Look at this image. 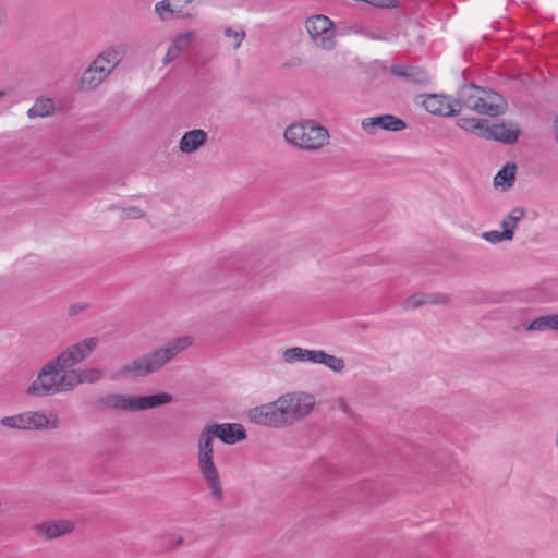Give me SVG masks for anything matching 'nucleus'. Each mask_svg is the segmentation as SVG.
Instances as JSON below:
<instances>
[{
    "instance_id": "4468645a",
    "label": "nucleus",
    "mask_w": 558,
    "mask_h": 558,
    "mask_svg": "<svg viewBox=\"0 0 558 558\" xmlns=\"http://www.w3.org/2000/svg\"><path fill=\"white\" fill-rule=\"evenodd\" d=\"M34 530L38 536L50 541L59 536L70 534L74 530V523L69 520L46 521L36 524Z\"/></svg>"
},
{
    "instance_id": "c9c22d12",
    "label": "nucleus",
    "mask_w": 558,
    "mask_h": 558,
    "mask_svg": "<svg viewBox=\"0 0 558 558\" xmlns=\"http://www.w3.org/2000/svg\"><path fill=\"white\" fill-rule=\"evenodd\" d=\"M193 37H194L193 32L182 33L177 36V38L174 39L172 45L174 47H177L180 50V52H182L184 49H186L191 45Z\"/></svg>"
},
{
    "instance_id": "5701e85b",
    "label": "nucleus",
    "mask_w": 558,
    "mask_h": 558,
    "mask_svg": "<svg viewBox=\"0 0 558 558\" xmlns=\"http://www.w3.org/2000/svg\"><path fill=\"white\" fill-rule=\"evenodd\" d=\"M315 350L303 349L301 347L288 348L282 353V360L287 364L296 362H314Z\"/></svg>"
},
{
    "instance_id": "ddd939ff",
    "label": "nucleus",
    "mask_w": 558,
    "mask_h": 558,
    "mask_svg": "<svg viewBox=\"0 0 558 558\" xmlns=\"http://www.w3.org/2000/svg\"><path fill=\"white\" fill-rule=\"evenodd\" d=\"M59 426V416L53 411H27V430L44 432Z\"/></svg>"
},
{
    "instance_id": "a19ab883",
    "label": "nucleus",
    "mask_w": 558,
    "mask_h": 558,
    "mask_svg": "<svg viewBox=\"0 0 558 558\" xmlns=\"http://www.w3.org/2000/svg\"><path fill=\"white\" fill-rule=\"evenodd\" d=\"M87 308V303L78 302L71 304L68 310L69 316L73 317L82 313L84 310Z\"/></svg>"
},
{
    "instance_id": "39448f33",
    "label": "nucleus",
    "mask_w": 558,
    "mask_h": 558,
    "mask_svg": "<svg viewBox=\"0 0 558 558\" xmlns=\"http://www.w3.org/2000/svg\"><path fill=\"white\" fill-rule=\"evenodd\" d=\"M284 140L303 150L315 151L329 143L328 130L315 120H302L290 124L283 133Z\"/></svg>"
},
{
    "instance_id": "58836bf2",
    "label": "nucleus",
    "mask_w": 558,
    "mask_h": 558,
    "mask_svg": "<svg viewBox=\"0 0 558 558\" xmlns=\"http://www.w3.org/2000/svg\"><path fill=\"white\" fill-rule=\"evenodd\" d=\"M122 210V217L128 219H137L144 216V211L136 206L124 207Z\"/></svg>"
},
{
    "instance_id": "bb28decb",
    "label": "nucleus",
    "mask_w": 558,
    "mask_h": 558,
    "mask_svg": "<svg viewBox=\"0 0 558 558\" xmlns=\"http://www.w3.org/2000/svg\"><path fill=\"white\" fill-rule=\"evenodd\" d=\"M529 331H558V314L544 315L535 318L526 327Z\"/></svg>"
},
{
    "instance_id": "20e7f679",
    "label": "nucleus",
    "mask_w": 558,
    "mask_h": 558,
    "mask_svg": "<svg viewBox=\"0 0 558 558\" xmlns=\"http://www.w3.org/2000/svg\"><path fill=\"white\" fill-rule=\"evenodd\" d=\"M214 438L205 426L197 440V465L213 499L216 502H221L223 490L218 470L214 463Z\"/></svg>"
},
{
    "instance_id": "412c9836",
    "label": "nucleus",
    "mask_w": 558,
    "mask_h": 558,
    "mask_svg": "<svg viewBox=\"0 0 558 558\" xmlns=\"http://www.w3.org/2000/svg\"><path fill=\"white\" fill-rule=\"evenodd\" d=\"M171 401L172 396L168 392H160L150 396H136V412L158 408Z\"/></svg>"
},
{
    "instance_id": "2f4dec72",
    "label": "nucleus",
    "mask_w": 558,
    "mask_h": 558,
    "mask_svg": "<svg viewBox=\"0 0 558 558\" xmlns=\"http://www.w3.org/2000/svg\"><path fill=\"white\" fill-rule=\"evenodd\" d=\"M524 218V210L521 207H515L511 213L502 219L500 227L504 230H510L514 234L517 223Z\"/></svg>"
},
{
    "instance_id": "6e6552de",
    "label": "nucleus",
    "mask_w": 558,
    "mask_h": 558,
    "mask_svg": "<svg viewBox=\"0 0 558 558\" xmlns=\"http://www.w3.org/2000/svg\"><path fill=\"white\" fill-rule=\"evenodd\" d=\"M306 29L315 44L323 49H332L335 46V29L332 21L326 15H315L307 19Z\"/></svg>"
},
{
    "instance_id": "f03ea898",
    "label": "nucleus",
    "mask_w": 558,
    "mask_h": 558,
    "mask_svg": "<svg viewBox=\"0 0 558 558\" xmlns=\"http://www.w3.org/2000/svg\"><path fill=\"white\" fill-rule=\"evenodd\" d=\"M125 44H114L104 49L81 76V86L86 90L96 89L121 63L126 54Z\"/></svg>"
},
{
    "instance_id": "7ed1b4c3",
    "label": "nucleus",
    "mask_w": 558,
    "mask_h": 558,
    "mask_svg": "<svg viewBox=\"0 0 558 558\" xmlns=\"http://www.w3.org/2000/svg\"><path fill=\"white\" fill-rule=\"evenodd\" d=\"M457 108L462 107L473 110L478 114L496 117L504 113L505 106L499 94L482 88L475 84H465L457 94Z\"/></svg>"
},
{
    "instance_id": "1a4fd4ad",
    "label": "nucleus",
    "mask_w": 558,
    "mask_h": 558,
    "mask_svg": "<svg viewBox=\"0 0 558 558\" xmlns=\"http://www.w3.org/2000/svg\"><path fill=\"white\" fill-rule=\"evenodd\" d=\"M422 105L429 113L435 116L452 117L459 113L456 98L440 94L427 95Z\"/></svg>"
},
{
    "instance_id": "f3484780",
    "label": "nucleus",
    "mask_w": 558,
    "mask_h": 558,
    "mask_svg": "<svg viewBox=\"0 0 558 558\" xmlns=\"http://www.w3.org/2000/svg\"><path fill=\"white\" fill-rule=\"evenodd\" d=\"M391 73L396 76L402 77L408 82L426 85L430 81V76L423 68L415 65L397 64L391 66Z\"/></svg>"
},
{
    "instance_id": "de8ad7c7",
    "label": "nucleus",
    "mask_w": 558,
    "mask_h": 558,
    "mask_svg": "<svg viewBox=\"0 0 558 558\" xmlns=\"http://www.w3.org/2000/svg\"><path fill=\"white\" fill-rule=\"evenodd\" d=\"M4 95V92H0V98Z\"/></svg>"
},
{
    "instance_id": "a18cd8bd",
    "label": "nucleus",
    "mask_w": 558,
    "mask_h": 558,
    "mask_svg": "<svg viewBox=\"0 0 558 558\" xmlns=\"http://www.w3.org/2000/svg\"><path fill=\"white\" fill-rule=\"evenodd\" d=\"M4 21V10L2 4L0 3V26L3 24Z\"/></svg>"
},
{
    "instance_id": "f257e3e1",
    "label": "nucleus",
    "mask_w": 558,
    "mask_h": 558,
    "mask_svg": "<svg viewBox=\"0 0 558 558\" xmlns=\"http://www.w3.org/2000/svg\"><path fill=\"white\" fill-rule=\"evenodd\" d=\"M192 344L193 338L191 336H182L172 339L163 347L124 364L120 368V374L132 377H143L156 373L168 364L175 355L183 352Z\"/></svg>"
},
{
    "instance_id": "e433bc0d",
    "label": "nucleus",
    "mask_w": 558,
    "mask_h": 558,
    "mask_svg": "<svg viewBox=\"0 0 558 558\" xmlns=\"http://www.w3.org/2000/svg\"><path fill=\"white\" fill-rule=\"evenodd\" d=\"M170 2L171 0H162L156 3L155 10L161 20H167L169 15L173 14Z\"/></svg>"
},
{
    "instance_id": "2eb2a0df",
    "label": "nucleus",
    "mask_w": 558,
    "mask_h": 558,
    "mask_svg": "<svg viewBox=\"0 0 558 558\" xmlns=\"http://www.w3.org/2000/svg\"><path fill=\"white\" fill-rule=\"evenodd\" d=\"M98 403L106 409L136 412V396L124 393H109L101 397Z\"/></svg>"
},
{
    "instance_id": "f704fd0d",
    "label": "nucleus",
    "mask_w": 558,
    "mask_h": 558,
    "mask_svg": "<svg viewBox=\"0 0 558 558\" xmlns=\"http://www.w3.org/2000/svg\"><path fill=\"white\" fill-rule=\"evenodd\" d=\"M425 294H413L402 302V307L405 311L417 308L425 305Z\"/></svg>"
},
{
    "instance_id": "7c9ffc66",
    "label": "nucleus",
    "mask_w": 558,
    "mask_h": 558,
    "mask_svg": "<svg viewBox=\"0 0 558 558\" xmlns=\"http://www.w3.org/2000/svg\"><path fill=\"white\" fill-rule=\"evenodd\" d=\"M41 266L43 265L40 264L38 258L28 257V258H25L24 260L19 262L16 264V269L21 275L26 276V275L39 272L41 269Z\"/></svg>"
},
{
    "instance_id": "473e14b6",
    "label": "nucleus",
    "mask_w": 558,
    "mask_h": 558,
    "mask_svg": "<svg viewBox=\"0 0 558 558\" xmlns=\"http://www.w3.org/2000/svg\"><path fill=\"white\" fill-rule=\"evenodd\" d=\"M482 238L484 240H486L487 242L496 244L501 241L512 240L513 233L510 230H504V229H502V231L492 230V231L484 232L482 234Z\"/></svg>"
},
{
    "instance_id": "6ab92c4d",
    "label": "nucleus",
    "mask_w": 558,
    "mask_h": 558,
    "mask_svg": "<svg viewBox=\"0 0 558 558\" xmlns=\"http://www.w3.org/2000/svg\"><path fill=\"white\" fill-rule=\"evenodd\" d=\"M208 134L201 129H194L183 134L180 140L179 148L183 154L195 153L207 142Z\"/></svg>"
},
{
    "instance_id": "dca6fc26",
    "label": "nucleus",
    "mask_w": 558,
    "mask_h": 558,
    "mask_svg": "<svg viewBox=\"0 0 558 558\" xmlns=\"http://www.w3.org/2000/svg\"><path fill=\"white\" fill-rule=\"evenodd\" d=\"M519 134L520 129L512 123H488L486 140L512 144L518 140Z\"/></svg>"
},
{
    "instance_id": "c03bdc74",
    "label": "nucleus",
    "mask_w": 558,
    "mask_h": 558,
    "mask_svg": "<svg viewBox=\"0 0 558 558\" xmlns=\"http://www.w3.org/2000/svg\"><path fill=\"white\" fill-rule=\"evenodd\" d=\"M554 126H555V140L558 144V117L556 118V120L554 122Z\"/></svg>"
},
{
    "instance_id": "a211bd4d",
    "label": "nucleus",
    "mask_w": 558,
    "mask_h": 558,
    "mask_svg": "<svg viewBox=\"0 0 558 558\" xmlns=\"http://www.w3.org/2000/svg\"><path fill=\"white\" fill-rule=\"evenodd\" d=\"M247 417L254 424L279 428L271 402L252 408Z\"/></svg>"
},
{
    "instance_id": "c756f323",
    "label": "nucleus",
    "mask_w": 558,
    "mask_h": 558,
    "mask_svg": "<svg viewBox=\"0 0 558 558\" xmlns=\"http://www.w3.org/2000/svg\"><path fill=\"white\" fill-rule=\"evenodd\" d=\"M0 424L10 429L27 430V411L4 416L0 420Z\"/></svg>"
},
{
    "instance_id": "79ce46f5",
    "label": "nucleus",
    "mask_w": 558,
    "mask_h": 558,
    "mask_svg": "<svg viewBox=\"0 0 558 558\" xmlns=\"http://www.w3.org/2000/svg\"><path fill=\"white\" fill-rule=\"evenodd\" d=\"M189 0H171L170 5L172 9V13H179L182 11L183 5L187 4Z\"/></svg>"
},
{
    "instance_id": "37998d69",
    "label": "nucleus",
    "mask_w": 558,
    "mask_h": 558,
    "mask_svg": "<svg viewBox=\"0 0 558 558\" xmlns=\"http://www.w3.org/2000/svg\"><path fill=\"white\" fill-rule=\"evenodd\" d=\"M367 36L374 40H388V37L386 35L377 31H369L367 33Z\"/></svg>"
},
{
    "instance_id": "49530a36",
    "label": "nucleus",
    "mask_w": 558,
    "mask_h": 558,
    "mask_svg": "<svg viewBox=\"0 0 558 558\" xmlns=\"http://www.w3.org/2000/svg\"><path fill=\"white\" fill-rule=\"evenodd\" d=\"M182 542H183V539H182V538H179V539H178V544H181Z\"/></svg>"
},
{
    "instance_id": "a878e982",
    "label": "nucleus",
    "mask_w": 558,
    "mask_h": 558,
    "mask_svg": "<svg viewBox=\"0 0 558 558\" xmlns=\"http://www.w3.org/2000/svg\"><path fill=\"white\" fill-rule=\"evenodd\" d=\"M459 128L468 131L472 134L486 138L488 121L485 119H476V118H460L457 121Z\"/></svg>"
},
{
    "instance_id": "b1692460",
    "label": "nucleus",
    "mask_w": 558,
    "mask_h": 558,
    "mask_svg": "<svg viewBox=\"0 0 558 558\" xmlns=\"http://www.w3.org/2000/svg\"><path fill=\"white\" fill-rule=\"evenodd\" d=\"M313 364H323L336 373H341L345 368L343 359L328 354L324 350H315Z\"/></svg>"
},
{
    "instance_id": "ea45409f",
    "label": "nucleus",
    "mask_w": 558,
    "mask_h": 558,
    "mask_svg": "<svg viewBox=\"0 0 558 558\" xmlns=\"http://www.w3.org/2000/svg\"><path fill=\"white\" fill-rule=\"evenodd\" d=\"M180 50L174 47L172 44L170 45V47L168 48V51L163 58V64H169L170 62H172L175 58H178L180 56Z\"/></svg>"
},
{
    "instance_id": "4c0bfd02",
    "label": "nucleus",
    "mask_w": 558,
    "mask_h": 558,
    "mask_svg": "<svg viewBox=\"0 0 558 558\" xmlns=\"http://www.w3.org/2000/svg\"><path fill=\"white\" fill-rule=\"evenodd\" d=\"M426 304H447L449 302V295L445 293H426L425 294Z\"/></svg>"
},
{
    "instance_id": "aec40b11",
    "label": "nucleus",
    "mask_w": 558,
    "mask_h": 558,
    "mask_svg": "<svg viewBox=\"0 0 558 558\" xmlns=\"http://www.w3.org/2000/svg\"><path fill=\"white\" fill-rule=\"evenodd\" d=\"M52 362L56 363L58 374L54 376L58 393L72 391L76 387L75 369L63 367V365L58 363L54 359H52Z\"/></svg>"
},
{
    "instance_id": "423d86ee",
    "label": "nucleus",
    "mask_w": 558,
    "mask_h": 558,
    "mask_svg": "<svg viewBox=\"0 0 558 558\" xmlns=\"http://www.w3.org/2000/svg\"><path fill=\"white\" fill-rule=\"evenodd\" d=\"M56 363L52 359L43 365L36 378L26 388V393L34 398H45L58 395V386L54 376Z\"/></svg>"
},
{
    "instance_id": "9b49d317",
    "label": "nucleus",
    "mask_w": 558,
    "mask_h": 558,
    "mask_svg": "<svg viewBox=\"0 0 558 558\" xmlns=\"http://www.w3.org/2000/svg\"><path fill=\"white\" fill-rule=\"evenodd\" d=\"M206 427L214 437L219 438L222 442L228 445L236 444L246 438V432L241 424L221 423L210 424Z\"/></svg>"
},
{
    "instance_id": "393cba45",
    "label": "nucleus",
    "mask_w": 558,
    "mask_h": 558,
    "mask_svg": "<svg viewBox=\"0 0 558 558\" xmlns=\"http://www.w3.org/2000/svg\"><path fill=\"white\" fill-rule=\"evenodd\" d=\"M56 111L54 102L51 98H38L35 104L27 110L29 119L46 118L52 116Z\"/></svg>"
},
{
    "instance_id": "72a5a7b5",
    "label": "nucleus",
    "mask_w": 558,
    "mask_h": 558,
    "mask_svg": "<svg viewBox=\"0 0 558 558\" xmlns=\"http://www.w3.org/2000/svg\"><path fill=\"white\" fill-rule=\"evenodd\" d=\"M223 35L230 39V46L236 50L240 48L242 41L244 40L246 34L243 29H233L231 27H227L223 31Z\"/></svg>"
},
{
    "instance_id": "f8f14e48",
    "label": "nucleus",
    "mask_w": 558,
    "mask_h": 558,
    "mask_svg": "<svg viewBox=\"0 0 558 558\" xmlns=\"http://www.w3.org/2000/svg\"><path fill=\"white\" fill-rule=\"evenodd\" d=\"M361 125L362 129L369 134H374L377 128L392 132H399L407 128L402 119L392 114L365 118L362 120Z\"/></svg>"
},
{
    "instance_id": "4be33fe9",
    "label": "nucleus",
    "mask_w": 558,
    "mask_h": 558,
    "mask_svg": "<svg viewBox=\"0 0 558 558\" xmlns=\"http://www.w3.org/2000/svg\"><path fill=\"white\" fill-rule=\"evenodd\" d=\"M271 403L274 407L279 428L291 426L294 424L286 393L280 396L277 400L272 401Z\"/></svg>"
},
{
    "instance_id": "9d476101",
    "label": "nucleus",
    "mask_w": 558,
    "mask_h": 558,
    "mask_svg": "<svg viewBox=\"0 0 558 558\" xmlns=\"http://www.w3.org/2000/svg\"><path fill=\"white\" fill-rule=\"evenodd\" d=\"M294 424L306 417L314 409L315 398L311 393L295 391L286 393Z\"/></svg>"
},
{
    "instance_id": "c85d7f7f",
    "label": "nucleus",
    "mask_w": 558,
    "mask_h": 558,
    "mask_svg": "<svg viewBox=\"0 0 558 558\" xmlns=\"http://www.w3.org/2000/svg\"><path fill=\"white\" fill-rule=\"evenodd\" d=\"M102 377H104V373L99 368L90 367V368L75 369L76 387L84 383H88V384L97 383V381L101 380Z\"/></svg>"
},
{
    "instance_id": "0eeeda50",
    "label": "nucleus",
    "mask_w": 558,
    "mask_h": 558,
    "mask_svg": "<svg viewBox=\"0 0 558 558\" xmlns=\"http://www.w3.org/2000/svg\"><path fill=\"white\" fill-rule=\"evenodd\" d=\"M99 339L97 337H89L68 347L53 359L61 363L63 367L75 369L74 366L87 359L97 349Z\"/></svg>"
},
{
    "instance_id": "cd10ccee",
    "label": "nucleus",
    "mask_w": 558,
    "mask_h": 558,
    "mask_svg": "<svg viewBox=\"0 0 558 558\" xmlns=\"http://www.w3.org/2000/svg\"><path fill=\"white\" fill-rule=\"evenodd\" d=\"M515 170L517 166L514 163L508 162L500 169L494 178V184L497 187H502L507 190L513 185L515 180Z\"/></svg>"
}]
</instances>
